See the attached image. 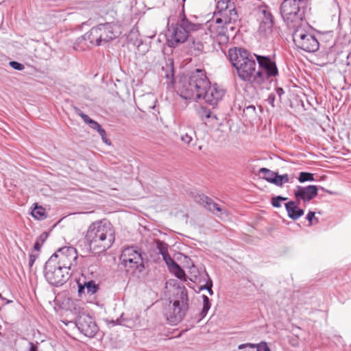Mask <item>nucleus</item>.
<instances>
[{"label":"nucleus","instance_id":"1","mask_svg":"<svg viewBox=\"0 0 351 351\" xmlns=\"http://www.w3.org/2000/svg\"><path fill=\"white\" fill-rule=\"evenodd\" d=\"M195 16H187L182 5L181 12L175 23L169 25L167 40L168 45L176 47L184 43L189 38V47L195 56L204 52L206 47L211 41V35L207 32L204 25L197 21Z\"/></svg>","mask_w":351,"mask_h":351},{"label":"nucleus","instance_id":"2","mask_svg":"<svg viewBox=\"0 0 351 351\" xmlns=\"http://www.w3.org/2000/svg\"><path fill=\"white\" fill-rule=\"evenodd\" d=\"M178 92L186 100H197L202 98L210 106H216L223 98L225 91L217 84L210 85L206 72L196 69L189 78L180 82Z\"/></svg>","mask_w":351,"mask_h":351},{"label":"nucleus","instance_id":"3","mask_svg":"<svg viewBox=\"0 0 351 351\" xmlns=\"http://www.w3.org/2000/svg\"><path fill=\"white\" fill-rule=\"evenodd\" d=\"M85 240L90 250L101 253L110 248L115 241V230L108 220L93 222L88 228Z\"/></svg>","mask_w":351,"mask_h":351},{"label":"nucleus","instance_id":"4","mask_svg":"<svg viewBox=\"0 0 351 351\" xmlns=\"http://www.w3.org/2000/svg\"><path fill=\"white\" fill-rule=\"evenodd\" d=\"M250 52L243 48L234 47L228 50V58L235 68L239 78L258 88L256 62Z\"/></svg>","mask_w":351,"mask_h":351},{"label":"nucleus","instance_id":"5","mask_svg":"<svg viewBox=\"0 0 351 351\" xmlns=\"http://www.w3.org/2000/svg\"><path fill=\"white\" fill-rule=\"evenodd\" d=\"M117 29L114 24L110 23L99 24L79 37L76 40V44L84 42V45L86 47L105 45L118 37Z\"/></svg>","mask_w":351,"mask_h":351},{"label":"nucleus","instance_id":"6","mask_svg":"<svg viewBox=\"0 0 351 351\" xmlns=\"http://www.w3.org/2000/svg\"><path fill=\"white\" fill-rule=\"evenodd\" d=\"M189 309V296L184 286H178L173 295V302H169L164 310V315L168 323L176 325L180 322Z\"/></svg>","mask_w":351,"mask_h":351},{"label":"nucleus","instance_id":"7","mask_svg":"<svg viewBox=\"0 0 351 351\" xmlns=\"http://www.w3.org/2000/svg\"><path fill=\"white\" fill-rule=\"evenodd\" d=\"M309 10L308 0H284L280 7L283 20L287 25L293 28L305 19Z\"/></svg>","mask_w":351,"mask_h":351},{"label":"nucleus","instance_id":"8","mask_svg":"<svg viewBox=\"0 0 351 351\" xmlns=\"http://www.w3.org/2000/svg\"><path fill=\"white\" fill-rule=\"evenodd\" d=\"M252 16L258 23L256 35L258 40L265 42L272 38L274 17L271 9L265 4L254 8L251 12Z\"/></svg>","mask_w":351,"mask_h":351},{"label":"nucleus","instance_id":"9","mask_svg":"<svg viewBox=\"0 0 351 351\" xmlns=\"http://www.w3.org/2000/svg\"><path fill=\"white\" fill-rule=\"evenodd\" d=\"M258 68L257 69L258 88L262 87L267 82L273 81L278 75V69L275 56H262L254 54Z\"/></svg>","mask_w":351,"mask_h":351},{"label":"nucleus","instance_id":"10","mask_svg":"<svg viewBox=\"0 0 351 351\" xmlns=\"http://www.w3.org/2000/svg\"><path fill=\"white\" fill-rule=\"evenodd\" d=\"M120 261L127 272H142L145 269L143 252L137 246H128L123 249Z\"/></svg>","mask_w":351,"mask_h":351},{"label":"nucleus","instance_id":"11","mask_svg":"<svg viewBox=\"0 0 351 351\" xmlns=\"http://www.w3.org/2000/svg\"><path fill=\"white\" fill-rule=\"evenodd\" d=\"M55 258H49L44 267V276L47 281L56 287L66 283L73 272L68 270L66 267H62L54 261Z\"/></svg>","mask_w":351,"mask_h":351},{"label":"nucleus","instance_id":"12","mask_svg":"<svg viewBox=\"0 0 351 351\" xmlns=\"http://www.w3.org/2000/svg\"><path fill=\"white\" fill-rule=\"evenodd\" d=\"M293 40L298 49L306 52L313 53L319 47V43L314 35L306 32L301 26L294 27Z\"/></svg>","mask_w":351,"mask_h":351},{"label":"nucleus","instance_id":"13","mask_svg":"<svg viewBox=\"0 0 351 351\" xmlns=\"http://www.w3.org/2000/svg\"><path fill=\"white\" fill-rule=\"evenodd\" d=\"M50 258H55V262L62 267H66L71 272L77 270L78 254L76 249L72 246L59 248Z\"/></svg>","mask_w":351,"mask_h":351},{"label":"nucleus","instance_id":"14","mask_svg":"<svg viewBox=\"0 0 351 351\" xmlns=\"http://www.w3.org/2000/svg\"><path fill=\"white\" fill-rule=\"evenodd\" d=\"M75 325L78 330L88 337H93L99 331L94 318L84 313H80L75 320Z\"/></svg>","mask_w":351,"mask_h":351},{"label":"nucleus","instance_id":"15","mask_svg":"<svg viewBox=\"0 0 351 351\" xmlns=\"http://www.w3.org/2000/svg\"><path fill=\"white\" fill-rule=\"evenodd\" d=\"M195 199L197 203L202 205L205 208L210 211L213 214L215 215L218 217L223 218L228 216V213L226 208L221 207L210 197L204 194L195 196Z\"/></svg>","mask_w":351,"mask_h":351},{"label":"nucleus","instance_id":"16","mask_svg":"<svg viewBox=\"0 0 351 351\" xmlns=\"http://www.w3.org/2000/svg\"><path fill=\"white\" fill-rule=\"evenodd\" d=\"M75 112L80 116L83 121L93 130H96L100 136L103 142L108 145H111V141L107 137L106 130L101 127V125L95 120L90 119L87 114H84L79 108L74 107Z\"/></svg>","mask_w":351,"mask_h":351},{"label":"nucleus","instance_id":"17","mask_svg":"<svg viewBox=\"0 0 351 351\" xmlns=\"http://www.w3.org/2000/svg\"><path fill=\"white\" fill-rule=\"evenodd\" d=\"M230 10H226L219 14H216V24H224L230 26V30L234 31L235 27L232 24L238 21V14L236 11L234 5H230Z\"/></svg>","mask_w":351,"mask_h":351},{"label":"nucleus","instance_id":"18","mask_svg":"<svg viewBox=\"0 0 351 351\" xmlns=\"http://www.w3.org/2000/svg\"><path fill=\"white\" fill-rule=\"evenodd\" d=\"M318 188L315 185L307 186H297L294 190V195L298 201L308 202L317 195Z\"/></svg>","mask_w":351,"mask_h":351},{"label":"nucleus","instance_id":"19","mask_svg":"<svg viewBox=\"0 0 351 351\" xmlns=\"http://www.w3.org/2000/svg\"><path fill=\"white\" fill-rule=\"evenodd\" d=\"M78 295L82 297L83 295H92L97 293L99 289V285L96 284L94 280L84 281L83 283L77 281Z\"/></svg>","mask_w":351,"mask_h":351},{"label":"nucleus","instance_id":"20","mask_svg":"<svg viewBox=\"0 0 351 351\" xmlns=\"http://www.w3.org/2000/svg\"><path fill=\"white\" fill-rule=\"evenodd\" d=\"M157 102L156 98L152 94L148 93L140 97L138 108L143 112H149L155 108Z\"/></svg>","mask_w":351,"mask_h":351},{"label":"nucleus","instance_id":"21","mask_svg":"<svg viewBox=\"0 0 351 351\" xmlns=\"http://www.w3.org/2000/svg\"><path fill=\"white\" fill-rule=\"evenodd\" d=\"M285 208L289 217L293 220H297L304 213V210L300 208L297 203L294 201H290L286 203Z\"/></svg>","mask_w":351,"mask_h":351},{"label":"nucleus","instance_id":"22","mask_svg":"<svg viewBox=\"0 0 351 351\" xmlns=\"http://www.w3.org/2000/svg\"><path fill=\"white\" fill-rule=\"evenodd\" d=\"M215 35V36L217 39L218 42L221 43H226L229 40L230 35L228 30H230V26L224 24H217Z\"/></svg>","mask_w":351,"mask_h":351},{"label":"nucleus","instance_id":"23","mask_svg":"<svg viewBox=\"0 0 351 351\" xmlns=\"http://www.w3.org/2000/svg\"><path fill=\"white\" fill-rule=\"evenodd\" d=\"M197 112L202 120H206L210 118L217 119L215 115H213L211 110L205 106H199L197 109Z\"/></svg>","mask_w":351,"mask_h":351},{"label":"nucleus","instance_id":"24","mask_svg":"<svg viewBox=\"0 0 351 351\" xmlns=\"http://www.w3.org/2000/svg\"><path fill=\"white\" fill-rule=\"evenodd\" d=\"M272 183L277 186H282L284 184L289 182V177L288 174L279 175L277 172L271 180Z\"/></svg>","mask_w":351,"mask_h":351},{"label":"nucleus","instance_id":"25","mask_svg":"<svg viewBox=\"0 0 351 351\" xmlns=\"http://www.w3.org/2000/svg\"><path fill=\"white\" fill-rule=\"evenodd\" d=\"M276 172L273 171L269 169L263 167L259 169L258 175L261 176L263 179H265L269 183H272V179H274V177L275 176Z\"/></svg>","mask_w":351,"mask_h":351},{"label":"nucleus","instance_id":"26","mask_svg":"<svg viewBox=\"0 0 351 351\" xmlns=\"http://www.w3.org/2000/svg\"><path fill=\"white\" fill-rule=\"evenodd\" d=\"M19 345L27 351H38V342L34 343L24 338L19 341Z\"/></svg>","mask_w":351,"mask_h":351},{"label":"nucleus","instance_id":"27","mask_svg":"<svg viewBox=\"0 0 351 351\" xmlns=\"http://www.w3.org/2000/svg\"><path fill=\"white\" fill-rule=\"evenodd\" d=\"M32 215L38 220H43L47 217L45 209L41 206H36L32 211Z\"/></svg>","mask_w":351,"mask_h":351},{"label":"nucleus","instance_id":"28","mask_svg":"<svg viewBox=\"0 0 351 351\" xmlns=\"http://www.w3.org/2000/svg\"><path fill=\"white\" fill-rule=\"evenodd\" d=\"M202 299H203V307H202L201 312L199 314V321L206 316L208 311H209V309L210 308V306H211V304H210V300L208 298V296H206V295H203Z\"/></svg>","mask_w":351,"mask_h":351},{"label":"nucleus","instance_id":"29","mask_svg":"<svg viewBox=\"0 0 351 351\" xmlns=\"http://www.w3.org/2000/svg\"><path fill=\"white\" fill-rule=\"evenodd\" d=\"M230 5L234 4L230 0H218L217 3V9L218 10L217 14L223 12V11H226V10H230V8H229Z\"/></svg>","mask_w":351,"mask_h":351},{"label":"nucleus","instance_id":"30","mask_svg":"<svg viewBox=\"0 0 351 351\" xmlns=\"http://www.w3.org/2000/svg\"><path fill=\"white\" fill-rule=\"evenodd\" d=\"M256 108L253 105L245 107L243 110V116L247 119H251L256 117Z\"/></svg>","mask_w":351,"mask_h":351},{"label":"nucleus","instance_id":"31","mask_svg":"<svg viewBox=\"0 0 351 351\" xmlns=\"http://www.w3.org/2000/svg\"><path fill=\"white\" fill-rule=\"evenodd\" d=\"M204 276L206 277V278L204 279L206 280V284L204 285H202L199 287V291L206 289L208 291V293L210 295H213V291L212 289L213 281H212L211 278L209 277V276L206 271H205Z\"/></svg>","mask_w":351,"mask_h":351},{"label":"nucleus","instance_id":"32","mask_svg":"<svg viewBox=\"0 0 351 351\" xmlns=\"http://www.w3.org/2000/svg\"><path fill=\"white\" fill-rule=\"evenodd\" d=\"M195 134V132L192 129H189L188 132L181 134V141L188 145H190L193 141Z\"/></svg>","mask_w":351,"mask_h":351},{"label":"nucleus","instance_id":"33","mask_svg":"<svg viewBox=\"0 0 351 351\" xmlns=\"http://www.w3.org/2000/svg\"><path fill=\"white\" fill-rule=\"evenodd\" d=\"M298 181L301 183L307 182V181H314V175L313 173L308 172H300L298 176Z\"/></svg>","mask_w":351,"mask_h":351},{"label":"nucleus","instance_id":"34","mask_svg":"<svg viewBox=\"0 0 351 351\" xmlns=\"http://www.w3.org/2000/svg\"><path fill=\"white\" fill-rule=\"evenodd\" d=\"M156 248L159 251V254L162 256L168 253V245L162 241L157 239L156 241Z\"/></svg>","mask_w":351,"mask_h":351},{"label":"nucleus","instance_id":"35","mask_svg":"<svg viewBox=\"0 0 351 351\" xmlns=\"http://www.w3.org/2000/svg\"><path fill=\"white\" fill-rule=\"evenodd\" d=\"M169 271L171 272H173L176 276L180 279H182L185 276L184 271L178 263Z\"/></svg>","mask_w":351,"mask_h":351},{"label":"nucleus","instance_id":"36","mask_svg":"<svg viewBox=\"0 0 351 351\" xmlns=\"http://www.w3.org/2000/svg\"><path fill=\"white\" fill-rule=\"evenodd\" d=\"M162 258L166 265L168 266L169 270H171L174 267V265L177 264V263L171 257L169 252L163 254Z\"/></svg>","mask_w":351,"mask_h":351},{"label":"nucleus","instance_id":"37","mask_svg":"<svg viewBox=\"0 0 351 351\" xmlns=\"http://www.w3.org/2000/svg\"><path fill=\"white\" fill-rule=\"evenodd\" d=\"M287 197H284L282 196H276L271 198V205L275 208H280L281 206V202L286 201Z\"/></svg>","mask_w":351,"mask_h":351},{"label":"nucleus","instance_id":"38","mask_svg":"<svg viewBox=\"0 0 351 351\" xmlns=\"http://www.w3.org/2000/svg\"><path fill=\"white\" fill-rule=\"evenodd\" d=\"M256 351H271L269 347L265 341H261L259 343H254Z\"/></svg>","mask_w":351,"mask_h":351},{"label":"nucleus","instance_id":"39","mask_svg":"<svg viewBox=\"0 0 351 351\" xmlns=\"http://www.w3.org/2000/svg\"><path fill=\"white\" fill-rule=\"evenodd\" d=\"M10 65L14 69L17 70V71H22L25 69V66L23 64L19 63L16 61H11L10 62Z\"/></svg>","mask_w":351,"mask_h":351},{"label":"nucleus","instance_id":"40","mask_svg":"<svg viewBox=\"0 0 351 351\" xmlns=\"http://www.w3.org/2000/svg\"><path fill=\"white\" fill-rule=\"evenodd\" d=\"M276 99V94L274 93H271L269 95L267 99H266L267 102L271 105L272 107H275V101Z\"/></svg>","mask_w":351,"mask_h":351},{"label":"nucleus","instance_id":"41","mask_svg":"<svg viewBox=\"0 0 351 351\" xmlns=\"http://www.w3.org/2000/svg\"><path fill=\"white\" fill-rule=\"evenodd\" d=\"M306 219L308 221L310 225L313 224V220L315 219L316 222L318 221V219L315 217V213L313 211H309L306 215Z\"/></svg>","mask_w":351,"mask_h":351},{"label":"nucleus","instance_id":"42","mask_svg":"<svg viewBox=\"0 0 351 351\" xmlns=\"http://www.w3.org/2000/svg\"><path fill=\"white\" fill-rule=\"evenodd\" d=\"M285 93V91L282 88H276V96L277 95L278 97V101L280 102H281V99H282V95H284Z\"/></svg>","mask_w":351,"mask_h":351},{"label":"nucleus","instance_id":"43","mask_svg":"<svg viewBox=\"0 0 351 351\" xmlns=\"http://www.w3.org/2000/svg\"><path fill=\"white\" fill-rule=\"evenodd\" d=\"M255 348L254 343H246L240 344V345L238 346V348H239V350H242V349H244V348Z\"/></svg>","mask_w":351,"mask_h":351},{"label":"nucleus","instance_id":"44","mask_svg":"<svg viewBox=\"0 0 351 351\" xmlns=\"http://www.w3.org/2000/svg\"><path fill=\"white\" fill-rule=\"evenodd\" d=\"M47 237H48L47 233L43 232L40 235V237L37 241H39V242L40 241L41 244H43L44 243V241H45V239L47 238Z\"/></svg>","mask_w":351,"mask_h":351},{"label":"nucleus","instance_id":"45","mask_svg":"<svg viewBox=\"0 0 351 351\" xmlns=\"http://www.w3.org/2000/svg\"><path fill=\"white\" fill-rule=\"evenodd\" d=\"M41 243H40L39 241H36L34 245V249L36 251H39L41 247Z\"/></svg>","mask_w":351,"mask_h":351},{"label":"nucleus","instance_id":"46","mask_svg":"<svg viewBox=\"0 0 351 351\" xmlns=\"http://www.w3.org/2000/svg\"><path fill=\"white\" fill-rule=\"evenodd\" d=\"M124 321V319L123 317H120L119 319H117L114 323L117 324H121V325H125V326H127L128 325L123 322Z\"/></svg>","mask_w":351,"mask_h":351},{"label":"nucleus","instance_id":"47","mask_svg":"<svg viewBox=\"0 0 351 351\" xmlns=\"http://www.w3.org/2000/svg\"><path fill=\"white\" fill-rule=\"evenodd\" d=\"M38 257V254H29V258H33V260L36 261Z\"/></svg>","mask_w":351,"mask_h":351},{"label":"nucleus","instance_id":"48","mask_svg":"<svg viewBox=\"0 0 351 351\" xmlns=\"http://www.w3.org/2000/svg\"><path fill=\"white\" fill-rule=\"evenodd\" d=\"M36 261L33 260V258H29V268L31 269L34 263Z\"/></svg>","mask_w":351,"mask_h":351},{"label":"nucleus","instance_id":"49","mask_svg":"<svg viewBox=\"0 0 351 351\" xmlns=\"http://www.w3.org/2000/svg\"><path fill=\"white\" fill-rule=\"evenodd\" d=\"M326 191L328 193H329V194H332V193L330 191H328V190H326Z\"/></svg>","mask_w":351,"mask_h":351},{"label":"nucleus","instance_id":"50","mask_svg":"<svg viewBox=\"0 0 351 351\" xmlns=\"http://www.w3.org/2000/svg\"><path fill=\"white\" fill-rule=\"evenodd\" d=\"M171 83H173V78H172V80L171 81Z\"/></svg>","mask_w":351,"mask_h":351},{"label":"nucleus","instance_id":"51","mask_svg":"<svg viewBox=\"0 0 351 351\" xmlns=\"http://www.w3.org/2000/svg\"><path fill=\"white\" fill-rule=\"evenodd\" d=\"M182 1H185V0H182Z\"/></svg>","mask_w":351,"mask_h":351}]
</instances>
